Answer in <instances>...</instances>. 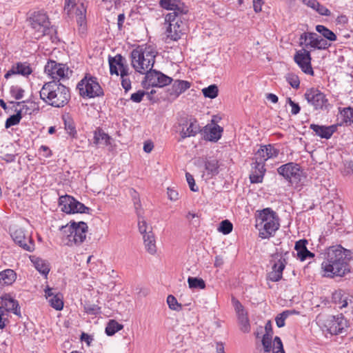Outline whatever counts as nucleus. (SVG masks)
<instances>
[{"label":"nucleus","mask_w":353,"mask_h":353,"mask_svg":"<svg viewBox=\"0 0 353 353\" xmlns=\"http://www.w3.org/2000/svg\"><path fill=\"white\" fill-rule=\"evenodd\" d=\"M86 8L85 3H81L76 10L77 23L79 26V32L81 34H84L86 31Z\"/></svg>","instance_id":"5701e85b"},{"label":"nucleus","mask_w":353,"mask_h":353,"mask_svg":"<svg viewBox=\"0 0 353 353\" xmlns=\"http://www.w3.org/2000/svg\"><path fill=\"white\" fill-rule=\"evenodd\" d=\"M31 28L35 30L34 38L40 39L43 36L50 34V23L47 14L43 12H34L29 17Z\"/></svg>","instance_id":"39448f33"},{"label":"nucleus","mask_w":353,"mask_h":353,"mask_svg":"<svg viewBox=\"0 0 353 353\" xmlns=\"http://www.w3.org/2000/svg\"><path fill=\"white\" fill-rule=\"evenodd\" d=\"M21 119H19V116L12 114L10 116L6 121L5 127L6 128H10L13 125H16L19 123Z\"/></svg>","instance_id":"13d9d810"},{"label":"nucleus","mask_w":353,"mask_h":353,"mask_svg":"<svg viewBox=\"0 0 353 353\" xmlns=\"http://www.w3.org/2000/svg\"><path fill=\"white\" fill-rule=\"evenodd\" d=\"M294 60L304 73L312 76L314 75V70L311 65L312 57L310 51L306 49H301L296 51L294 57Z\"/></svg>","instance_id":"2eb2a0df"},{"label":"nucleus","mask_w":353,"mask_h":353,"mask_svg":"<svg viewBox=\"0 0 353 353\" xmlns=\"http://www.w3.org/2000/svg\"><path fill=\"white\" fill-rule=\"evenodd\" d=\"M286 80L292 88L296 89L299 88L300 81L297 75L294 74H288L286 76Z\"/></svg>","instance_id":"6e6d98bb"},{"label":"nucleus","mask_w":353,"mask_h":353,"mask_svg":"<svg viewBox=\"0 0 353 353\" xmlns=\"http://www.w3.org/2000/svg\"><path fill=\"white\" fill-rule=\"evenodd\" d=\"M191 86V82L185 80L176 79L173 81L170 88L168 90L170 99H176L182 93L188 90Z\"/></svg>","instance_id":"a211bd4d"},{"label":"nucleus","mask_w":353,"mask_h":353,"mask_svg":"<svg viewBox=\"0 0 353 353\" xmlns=\"http://www.w3.org/2000/svg\"><path fill=\"white\" fill-rule=\"evenodd\" d=\"M144 57L145 61H147V66L148 70L152 69L155 63L156 53L152 50H148L147 48H144Z\"/></svg>","instance_id":"37998d69"},{"label":"nucleus","mask_w":353,"mask_h":353,"mask_svg":"<svg viewBox=\"0 0 353 353\" xmlns=\"http://www.w3.org/2000/svg\"><path fill=\"white\" fill-rule=\"evenodd\" d=\"M188 283L189 288L192 289L203 290L205 288V281L201 278L189 276Z\"/></svg>","instance_id":"a19ab883"},{"label":"nucleus","mask_w":353,"mask_h":353,"mask_svg":"<svg viewBox=\"0 0 353 353\" xmlns=\"http://www.w3.org/2000/svg\"><path fill=\"white\" fill-rule=\"evenodd\" d=\"M179 126L181 128L180 139L181 141L188 137H195L201 132V126L199 122L194 118H181L179 122Z\"/></svg>","instance_id":"1a4fd4ad"},{"label":"nucleus","mask_w":353,"mask_h":353,"mask_svg":"<svg viewBox=\"0 0 353 353\" xmlns=\"http://www.w3.org/2000/svg\"><path fill=\"white\" fill-rule=\"evenodd\" d=\"M338 125H341V124H334L330 126H325L312 123L310 125V128L315 132L316 136L321 139H329L337 130Z\"/></svg>","instance_id":"aec40b11"},{"label":"nucleus","mask_w":353,"mask_h":353,"mask_svg":"<svg viewBox=\"0 0 353 353\" xmlns=\"http://www.w3.org/2000/svg\"><path fill=\"white\" fill-rule=\"evenodd\" d=\"M279 218L269 220V222L265 223L257 228L259 230V236L261 239H268L272 236L275 232L279 228Z\"/></svg>","instance_id":"6ab92c4d"},{"label":"nucleus","mask_w":353,"mask_h":353,"mask_svg":"<svg viewBox=\"0 0 353 353\" xmlns=\"http://www.w3.org/2000/svg\"><path fill=\"white\" fill-rule=\"evenodd\" d=\"M131 65L136 72L140 74H144L145 71L148 70L147 63L144 57V48L142 46H138L133 49L130 53Z\"/></svg>","instance_id":"4468645a"},{"label":"nucleus","mask_w":353,"mask_h":353,"mask_svg":"<svg viewBox=\"0 0 353 353\" xmlns=\"http://www.w3.org/2000/svg\"><path fill=\"white\" fill-rule=\"evenodd\" d=\"M233 229L232 223L228 219H225L219 223V226L218 228L219 232H221L223 234H230Z\"/></svg>","instance_id":"49530a36"},{"label":"nucleus","mask_w":353,"mask_h":353,"mask_svg":"<svg viewBox=\"0 0 353 353\" xmlns=\"http://www.w3.org/2000/svg\"><path fill=\"white\" fill-rule=\"evenodd\" d=\"M11 236L16 244L26 251L30 252L34 250V242L31 236L27 234L21 228H17L11 233Z\"/></svg>","instance_id":"f8f14e48"},{"label":"nucleus","mask_w":353,"mask_h":353,"mask_svg":"<svg viewBox=\"0 0 353 353\" xmlns=\"http://www.w3.org/2000/svg\"><path fill=\"white\" fill-rule=\"evenodd\" d=\"M159 5L163 9L173 11L165 16V21H173L175 17L186 14L188 12V8L180 0H160Z\"/></svg>","instance_id":"9d476101"},{"label":"nucleus","mask_w":353,"mask_h":353,"mask_svg":"<svg viewBox=\"0 0 353 353\" xmlns=\"http://www.w3.org/2000/svg\"><path fill=\"white\" fill-rule=\"evenodd\" d=\"M167 194L169 199L171 201H176L179 199V193L176 190L173 188H168Z\"/></svg>","instance_id":"338daca9"},{"label":"nucleus","mask_w":353,"mask_h":353,"mask_svg":"<svg viewBox=\"0 0 353 353\" xmlns=\"http://www.w3.org/2000/svg\"><path fill=\"white\" fill-rule=\"evenodd\" d=\"M138 218H139V222H138L139 230V232L143 236L145 234H148V232H147L148 225H147V223L145 221V219H143V216L142 215L140 216V217H138Z\"/></svg>","instance_id":"e2e57ef3"},{"label":"nucleus","mask_w":353,"mask_h":353,"mask_svg":"<svg viewBox=\"0 0 353 353\" xmlns=\"http://www.w3.org/2000/svg\"><path fill=\"white\" fill-rule=\"evenodd\" d=\"M219 161L216 159H208L205 161V169L208 172V174L214 176L219 174Z\"/></svg>","instance_id":"f704fd0d"},{"label":"nucleus","mask_w":353,"mask_h":353,"mask_svg":"<svg viewBox=\"0 0 353 353\" xmlns=\"http://www.w3.org/2000/svg\"><path fill=\"white\" fill-rule=\"evenodd\" d=\"M88 227L83 221L78 223L71 221L65 225L61 227L60 230L68 239V243H74L75 245H81L86 238Z\"/></svg>","instance_id":"7ed1b4c3"},{"label":"nucleus","mask_w":353,"mask_h":353,"mask_svg":"<svg viewBox=\"0 0 353 353\" xmlns=\"http://www.w3.org/2000/svg\"><path fill=\"white\" fill-rule=\"evenodd\" d=\"M202 92L205 97L212 99L218 96L219 88L216 85L212 84L202 89Z\"/></svg>","instance_id":"79ce46f5"},{"label":"nucleus","mask_w":353,"mask_h":353,"mask_svg":"<svg viewBox=\"0 0 353 353\" xmlns=\"http://www.w3.org/2000/svg\"><path fill=\"white\" fill-rule=\"evenodd\" d=\"M77 200L72 196L64 195L59 199V205L61 211L67 214H72L74 212V202Z\"/></svg>","instance_id":"bb28decb"},{"label":"nucleus","mask_w":353,"mask_h":353,"mask_svg":"<svg viewBox=\"0 0 353 353\" xmlns=\"http://www.w3.org/2000/svg\"><path fill=\"white\" fill-rule=\"evenodd\" d=\"M353 260V250L341 245L330 246L324 254L321 263L323 276L330 278L343 277L351 271L350 262Z\"/></svg>","instance_id":"f257e3e1"},{"label":"nucleus","mask_w":353,"mask_h":353,"mask_svg":"<svg viewBox=\"0 0 353 353\" xmlns=\"http://www.w3.org/2000/svg\"><path fill=\"white\" fill-rule=\"evenodd\" d=\"M143 238L147 251L151 254H155L157 252V247L155 244L154 235L152 232L150 231L148 234H145Z\"/></svg>","instance_id":"7c9ffc66"},{"label":"nucleus","mask_w":353,"mask_h":353,"mask_svg":"<svg viewBox=\"0 0 353 353\" xmlns=\"http://www.w3.org/2000/svg\"><path fill=\"white\" fill-rule=\"evenodd\" d=\"M51 307L57 310H61L63 307V301L62 294L57 293L48 299Z\"/></svg>","instance_id":"4c0bfd02"},{"label":"nucleus","mask_w":353,"mask_h":353,"mask_svg":"<svg viewBox=\"0 0 353 353\" xmlns=\"http://www.w3.org/2000/svg\"><path fill=\"white\" fill-rule=\"evenodd\" d=\"M265 152H266V159L276 157L279 154V150L276 148L274 145H265Z\"/></svg>","instance_id":"603ef678"},{"label":"nucleus","mask_w":353,"mask_h":353,"mask_svg":"<svg viewBox=\"0 0 353 353\" xmlns=\"http://www.w3.org/2000/svg\"><path fill=\"white\" fill-rule=\"evenodd\" d=\"M316 30L327 41H335L337 39L336 34L323 25H317L316 26Z\"/></svg>","instance_id":"72a5a7b5"},{"label":"nucleus","mask_w":353,"mask_h":353,"mask_svg":"<svg viewBox=\"0 0 353 353\" xmlns=\"http://www.w3.org/2000/svg\"><path fill=\"white\" fill-rule=\"evenodd\" d=\"M76 6V0H64V10L69 14Z\"/></svg>","instance_id":"774afa93"},{"label":"nucleus","mask_w":353,"mask_h":353,"mask_svg":"<svg viewBox=\"0 0 353 353\" xmlns=\"http://www.w3.org/2000/svg\"><path fill=\"white\" fill-rule=\"evenodd\" d=\"M167 303L169 308L172 310L179 311L182 309V305L178 302L175 296L173 295L170 294L168 296Z\"/></svg>","instance_id":"8fccbe9b"},{"label":"nucleus","mask_w":353,"mask_h":353,"mask_svg":"<svg viewBox=\"0 0 353 353\" xmlns=\"http://www.w3.org/2000/svg\"><path fill=\"white\" fill-rule=\"evenodd\" d=\"M17 279V274L13 270L6 269L0 272V289L12 285Z\"/></svg>","instance_id":"cd10ccee"},{"label":"nucleus","mask_w":353,"mask_h":353,"mask_svg":"<svg viewBox=\"0 0 353 353\" xmlns=\"http://www.w3.org/2000/svg\"><path fill=\"white\" fill-rule=\"evenodd\" d=\"M296 313L295 310H285L276 316L275 321L278 327H282L285 325V319L292 314Z\"/></svg>","instance_id":"a18cd8bd"},{"label":"nucleus","mask_w":353,"mask_h":353,"mask_svg":"<svg viewBox=\"0 0 353 353\" xmlns=\"http://www.w3.org/2000/svg\"><path fill=\"white\" fill-rule=\"evenodd\" d=\"M272 336L269 334H265L262 339V345L264 350V353H270L272 350Z\"/></svg>","instance_id":"3c124183"},{"label":"nucleus","mask_w":353,"mask_h":353,"mask_svg":"<svg viewBox=\"0 0 353 353\" xmlns=\"http://www.w3.org/2000/svg\"><path fill=\"white\" fill-rule=\"evenodd\" d=\"M74 212H72V214L74 213H85L88 214H90L92 210L88 207H86L83 203L79 202V201H76L74 202Z\"/></svg>","instance_id":"09e8293b"},{"label":"nucleus","mask_w":353,"mask_h":353,"mask_svg":"<svg viewBox=\"0 0 353 353\" xmlns=\"http://www.w3.org/2000/svg\"><path fill=\"white\" fill-rule=\"evenodd\" d=\"M255 155V161H257L258 162H261V163L265 164V162L268 160V159H266V152H265V145H261Z\"/></svg>","instance_id":"4d7b16f0"},{"label":"nucleus","mask_w":353,"mask_h":353,"mask_svg":"<svg viewBox=\"0 0 353 353\" xmlns=\"http://www.w3.org/2000/svg\"><path fill=\"white\" fill-rule=\"evenodd\" d=\"M287 102L292 107L291 112L292 114L296 115L300 112L301 108L299 105L292 101L290 97L287 98Z\"/></svg>","instance_id":"69168bd1"},{"label":"nucleus","mask_w":353,"mask_h":353,"mask_svg":"<svg viewBox=\"0 0 353 353\" xmlns=\"http://www.w3.org/2000/svg\"><path fill=\"white\" fill-rule=\"evenodd\" d=\"M325 327L329 333L337 335L343 333L347 327V321L342 314L337 316H332L330 319L327 321Z\"/></svg>","instance_id":"f3484780"},{"label":"nucleus","mask_w":353,"mask_h":353,"mask_svg":"<svg viewBox=\"0 0 353 353\" xmlns=\"http://www.w3.org/2000/svg\"><path fill=\"white\" fill-rule=\"evenodd\" d=\"M185 19L183 15H180L179 17H175L173 21H165L168 23L166 28L167 38L172 41H178L181 38L185 25L183 20Z\"/></svg>","instance_id":"ddd939ff"},{"label":"nucleus","mask_w":353,"mask_h":353,"mask_svg":"<svg viewBox=\"0 0 353 353\" xmlns=\"http://www.w3.org/2000/svg\"><path fill=\"white\" fill-rule=\"evenodd\" d=\"M278 174L290 184H298L303 176V171L299 164L289 162L277 168Z\"/></svg>","instance_id":"0eeeda50"},{"label":"nucleus","mask_w":353,"mask_h":353,"mask_svg":"<svg viewBox=\"0 0 353 353\" xmlns=\"http://www.w3.org/2000/svg\"><path fill=\"white\" fill-rule=\"evenodd\" d=\"M39 96L44 103L54 108L65 106L71 97L70 89L55 80L45 83Z\"/></svg>","instance_id":"f03ea898"},{"label":"nucleus","mask_w":353,"mask_h":353,"mask_svg":"<svg viewBox=\"0 0 353 353\" xmlns=\"http://www.w3.org/2000/svg\"><path fill=\"white\" fill-rule=\"evenodd\" d=\"M110 136L99 128L94 132L93 143L96 145L104 144L108 145L110 143Z\"/></svg>","instance_id":"c756f323"},{"label":"nucleus","mask_w":353,"mask_h":353,"mask_svg":"<svg viewBox=\"0 0 353 353\" xmlns=\"http://www.w3.org/2000/svg\"><path fill=\"white\" fill-rule=\"evenodd\" d=\"M232 302L233 306L234 307V310L236 311L237 316L241 314V313L247 312L245 310L244 307L243 306V305L240 303V301L239 300H237L234 297H232Z\"/></svg>","instance_id":"bf43d9fd"},{"label":"nucleus","mask_w":353,"mask_h":353,"mask_svg":"<svg viewBox=\"0 0 353 353\" xmlns=\"http://www.w3.org/2000/svg\"><path fill=\"white\" fill-rule=\"evenodd\" d=\"M16 74L27 77L32 74V69L28 62H17L12 65Z\"/></svg>","instance_id":"2f4dec72"},{"label":"nucleus","mask_w":353,"mask_h":353,"mask_svg":"<svg viewBox=\"0 0 353 353\" xmlns=\"http://www.w3.org/2000/svg\"><path fill=\"white\" fill-rule=\"evenodd\" d=\"M2 310L6 312H12L14 314L21 316V310L17 301L14 299L9 294H5L1 296Z\"/></svg>","instance_id":"412c9836"},{"label":"nucleus","mask_w":353,"mask_h":353,"mask_svg":"<svg viewBox=\"0 0 353 353\" xmlns=\"http://www.w3.org/2000/svg\"><path fill=\"white\" fill-rule=\"evenodd\" d=\"M319 14L323 16H330L331 14V12L326 7L321 5L318 2V4L316 5V8H314Z\"/></svg>","instance_id":"0e129e2a"},{"label":"nucleus","mask_w":353,"mask_h":353,"mask_svg":"<svg viewBox=\"0 0 353 353\" xmlns=\"http://www.w3.org/2000/svg\"><path fill=\"white\" fill-rule=\"evenodd\" d=\"M252 170L250 174V180L251 183H260L263 182V176L265 173V164L257 161L252 163Z\"/></svg>","instance_id":"4be33fe9"},{"label":"nucleus","mask_w":353,"mask_h":353,"mask_svg":"<svg viewBox=\"0 0 353 353\" xmlns=\"http://www.w3.org/2000/svg\"><path fill=\"white\" fill-rule=\"evenodd\" d=\"M304 98L315 110H325L330 107L326 95L316 88L307 89L304 94Z\"/></svg>","instance_id":"6e6552de"},{"label":"nucleus","mask_w":353,"mask_h":353,"mask_svg":"<svg viewBox=\"0 0 353 353\" xmlns=\"http://www.w3.org/2000/svg\"><path fill=\"white\" fill-rule=\"evenodd\" d=\"M339 112L340 114L343 117V121L345 123L351 122L353 123V108L352 107H347V108H339Z\"/></svg>","instance_id":"c03bdc74"},{"label":"nucleus","mask_w":353,"mask_h":353,"mask_svg":"<svg viewBox=\"0 0 353 353\" xmlns=\"http://www.w3.org/2000/svg\"><path fill=\"white\" fill-rule=\"evenodd\" d=\"M25 90L19 85H12L10 88V95L16 100L21 99L24 96Z\"/></svg>","instance_id":"de8ad7c7"},{"label":"nucleus","mask_w":353,"mask_h":353,"mask_svg":"<svg viewBox=\"0 0 353 353\" xmlns=\"http://www.w3.org/2000/svg\"><path fill=\"white\" fill-rule=\"evenodd\" d=\"M79 94L83 98H94L104 94L97 78L86 74L77 84Z\"/></svg>","instance_id":"20e7f679"},{"label":"nucleus","mask_w":353,"mask_h":353,"mask_svg":"<svg viewBox=\"0 0 353 353\" xmlns=\"http://www.w3.org/2000/svg\"><path fill=\"white\" fill-rule=\"evenodd\" d=\"M108 62L110 65V72L111 74L119 75V71L117 68V66H119L121 71L120 74L121 79H123L125 77L129 75L128 65L126 64L125 58L121 54H118L114 57H109Z\"/></svg>","instance_id":"dca6fc26"},{"label":"nucleus","mask_w":353,"mask_h":353,"mask_svg":"<svg viewBox=\"0 0 353 353\" xmlns=\"http://www.w3.org/2000/svg\"><path fill=\"white\" fill-rule=\"evenodd\" d=\"M84 310L87 314L91 315H97L101 313V307L96 304L85 303Z\"/></svg>","instance_id":"864d4df0"},{"label":"nucleus","mask_w":353,"mask_h":353,"mask_svg":"<svg viewBox=\"0 0 353 353\" xmlns=\"http://www.w3.org/2000/svg\"><path fill=\"white\" fill-rule=\"evenodd\" d=\"M330 46V43L315 32L312 33L310 41L305 43L306 48L310 47L318 50H327Z\"/></svg>","instance_id":"b1692460"},{"label":"nucleus","mask_w":353,"mask_h":353,"mask_svg":"<svg viewBox=\"0 0 353 353\" xmlns=\"http://www.w3.org/2000/svg\"><path fill=\"white\" fill-rule=\"evenodd\" d=\"M238 322L240 326V330L244 333L250 332V324L248 317V313H241L237 316Z\"/></svg>","instance_id":"58836bf2"},{"label":"nucleus","mask_w":353,"mask_h":353,"mask_svg":"<svg viewBox=\"0 0 353 353\" xmlns=\"http://www.w3.org/2000/svg\"><path fill=\"white\" fill-rule=\"evenodd\" d=\"M185 177H186V180H187V182L189 185L190 190L192 192H198L199 188H198V187L196 186L194 179L193 176L192 174H190L189 172H186Z\"/></svg>","instance_id":"680f3d73"},{"label":"nucleus","mask_w":353,"mask_h":353,"mask_svg":"<svg viewBox=\"0 0 353 353\" xmlns=\"http://www.w3.org/2000/svg\"><path fill=\"white\" fill-rule=\"evenodd\" d=\"M223 130V128L217 124H215L209 130L205 127V133L208 135L207 139L210 141L216 142L221 139Z\"/></svg>","instance_id":"c85d7f7f"},{"label":"nucleus","mask_w":353,"mask_h":353,"mask_svg":"<svg viewBox=\"0 0 353 353\" xmlns=\"http://www.w3.org/2000/svg\"><path fill=\"white\" fill-rule=\"evenodd\" d=\"M172 81V77L159 70L151 69L145 72V76L141 82V85L144 89L148 90L150 87L163 88L170 85Z\"/></svg>","instance_id":"423d86ee"},{"label":"nucleus","mask_w":353,"mask_h":353,"mask_svg":"<svg viewBox=\"0 0 353 353\" xmlns=\"http://www.w3.org/2000/svg\"><path fill=\"white\" fill-rule=\"evenodd\" d=\"M45 72L51 77L53 80L59 81L61 79L69 78V73H72L69 68L65 64L57 63L55 61L50 60L45 65Z\"/></svg>","instance_id":"9b49d317"},{"label":"nucleus","mask_w":353,"mask_h":353,"mask_svg":"<svg viewBox=\"0 0 353 353\" xmlns=\"http://www.w3.org/2000/svg\"><path fill=\"white\" fill-rule=\"evenodd\" d=\"M123 325L119 323L117 321L110 320L105 327V332L108 336H113L116 332L122 330Z\"/></svg>","instance_id":"e433bc0d"},{"label":"nucleus","mask_w":353,"mask_h":353,"mask_svg":"<svg viewBox=\"0 0 353 353\" xmlns=\"http://www.w3.org/2000/svg\"><path fill=\"white\" fill-rule=\"evenodd\" d=\"M145 94L146 92L144 90H138L137 92L131 94L130 100L135 103H140Z\"/></svg>","instance_id":"052dcab7"},{"label":"nucleus","mask_w":353,"mask_h":353,"mask_svg":"<svg viewBox=\"0 0 353 353\" xmlns=\"http://www.w3.org/2000/svg\"><path fill=\"white\" fill-rule=\"evenodd\" d=\"M285 269V264H281L277 268L276 272L271 271L268 273L267 279L272 282H277L282 279L283 271Z\"/></svg>","instance_id":"ea45409f"},{"label":"nucleus","mask_w":353,"mask_h":353,"mask_svg":"<svg viewBox=\"0 0 353 353\" xmlns=\"http://www.w3.org/2000/svg\"><path fill=\"white\" fill-rule=\"evenodd\" d=\"M32 262L36 270L46 277L50 272V265L48 262L40 258H37L34 261H32Z\"/></svg>","instance_id":"c9c22d12"},{"label":"nucleus","mask_w":353,"mask_h":353,"mask_svg":"<svg viewBox=\"0 0 353 353\" xmlns=\"http://www.w3.org/2000/svg\"><path fill=\"white\" fill-rule=\"evenodd\" d=\"M307 241L306 239H301L296 242L294 249L297 252V256L303 261L307 258H312L314 254L307 248Z\"/></svg>","instance_id":"393cba45"},{"label":"nucleus","mask_w":353,"mask_h":353,"mask_svg":"<svg viewBox=\"0 0 353 353\" xmlns=\"http://www.w3.org/2000/svg\"><path fill=\"white\" fill-rule=\"evenodd\" d=\"M271 350H272V353H285L282 341L279 336L274 338Z\"/></svg>","instance_id":"5fc2aeb1"},{"label":"nucleus","mask_w":353,"mask_h":353,"mask_svg":"<svg viewBox=\"0 0 353 353\" xmlns=\"http://www.w3.org/2000/svg\"><path fill=\"white\" fill-rule=\"evenodd\" d=\"M332 301L334 303L340 305V308L346 307L348 305V298L341 290L335 291L332 294Z\"/></svg>","instance_id":"473e14b6"},{"label":"nucleus","mask_w":353,"mask_h":353,"mask_svg":"<svg viewBox=\"0 0 353 353\" xmlns=\"http://www.w3.org/2000/svg\"><path fill=\"white\" fill-rule=\"evenodd\" d=\"M277 217L278 216L276 213L271 208H265L261 210L256 216V227L259 228L265 223H267L268 221L269 222V220H272Z\"/></svg>","instance_id":"a878e982"}]
</instances>
